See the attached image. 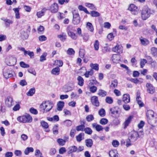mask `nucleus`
Listing matches in <instances>:
<instances>
[{"instance_id": "c03bdc74", "label": "nucleus", "mask_w": 157, "mask_h": 157, "mask_svg": "<svg viewBox=\"0 0 157 157\" xmlns=\"http://www.w3.org/2000/svg\"><path fill=\"white\" fill-rule=\"evenodd\" d=\"M58 36L61 41H64L66 39L67 36L66 34L63 33L62 34L58 35Z\"/></svg>"}, {"instance_id": "9d476101", "label": "nucleus", "mask_w": 157, "mask_h": 157, "mask_svg": "<svg viewBox=\"0 0 157 157\" xmlns=\"http://www.w3.org/2000/svg\"><path fill=\"white\" fill-rule=\"evenodd\" d=\"M146 86L147 88V91L149 93L153 94L155 92V88L151 84L147 83L146 84Z\"/></svg>"}, {"instance_id": "cd10ccee", "label": "nucleus", "mask_w": 157, "mask_h": 157, "mask_svg": "<svg viewBox=\"0 0 157 157\" xmlns=\"http://www.w3.org/2000/svg\"><path fill=\"white\" fill-rule=\"evenodd\" d=\"M90 67L91 68V69H94L96 71L99 70V65L97 63L93 64L91 63L90 65Z\"/></svg>"}, {"instance_id": "412c9836", "label": "nucleus", "mask_w": 157, "mask_h": 157, "mask_svg": "<svg viewBox=\"0 0 157 157\" xmlns=\"http://www.w3.org/2000/svg\"><path fill=\"white\" fill-rule=\"evenodd\" d=\"M123 101L125 103H129L130 101V97L128 94H125L123 95Z\"/></svg>"}, {"instance_id": "4468645a", "label": "nucleus", "mask_w": 157, "mask_h": 157, "mask_svg": "<svg viewBox=\"0 0 157 157\" xmlns=\"http://www.w3.org/2000/svg\"><path fill=\"white\" fill-rule=\"evenodd\" d=\"M141 44L144 46H146L149 44L150 42L147 39L141 36L140 38Z\"/></svg>"}, {"instance_id": "f257e3e1", "label": "nucleus", "mask_w": 157, "mask_h": 157, "mask_svg": "<svg viewBox=\"0 0 157 157\" xmlns=\"http://www.w3.org/2000/svg\"><path fill=\"white\" fill-rule=\"evenodd\" d=\"M54 105L52 102L49 101H43L40 106V111L43 113L49 111L52 108Z\"/></svg>"}, {"instance_id": "864d4df0", "label": "nucleus", "mask_w": 157, "mask_h": 157, "mask_svg": "<svg viewBox=\"0 0 157 157\" xmlns=\"http://www.w3.org/2000/svg\"><path fill=\"white\" fill-rule=\"evenodd\" d=\"M73 18H80L79 14L78 12L76 10H74L72 12Z\"/></svg>"}, {"instance_id": "a19ab883", "label": "nucleus", "mask_w": 157, "mask_h": 157, "mask_svg": "<svg viewBox=\"0 0 157 157\" xmlns=\"http://www.w3.org/2000/svg\"><path fill=\"white\" fill-rule=\"evenodd\" d=\"M94 117L92 114H90L87 116L86 117V120L89 122H91L94 119Z\"/></svg>"}, {"instance_id": "e2e57ef3", "label": "nucleus", "mask_w": 157, "mask_h": 157, "mask_svg": "<svg viewBox=\"0 0 157 157\" xmlns=\"http://www.w3.org/2000/svg\"><path fill=\"white\" fill-rule=\"evenodd\" d=\"M99 42L98 40H96L95 41L94 44V49L96 50H98L99 49Z\"/></svg>"}, {"instance_id": "3c124183", "label": "nucleus", "mask_w": 157, "mask_h": 157, "mask_svg": "<svg viewBox=\"0 0 157 157\" xmlns=\"http://www.w3.org/2000/svg\"><path fill=\"white\" fill-rule=\"evenodd\" d=\"M85 6L90 8L91 10H95L96 9L95 7L92 4L86 3L85 4Z\"/></svg>"}, {"instance_id": "bf43d9fd", "label": "nucleus", "mask_w": 157, "mask_h": 157, "mask_svg": "<svg viewBox=\"0 0 157 157\" xmlns=\"http://www.w3.org/2000/svg\"><path fill=\"white\" fill-rule=\"evenodd\" d=\"M20 66L23 68H28L29 67V65L28 64H26L23 61L20 63Z\"/></svg>"}, {"instance_id": "dca6fc26", "label": "nucleus", "mask_w": 157, "mask_h": 157, "mask_svg": "<svg viewBox=\"0 0 157 157\" xmlns=\"http://www.w3.org/2000/svg\"><path fill=\"white\" fill-rule=\"evenodd\" d=\"M111 59L113 62L117 63H119L120 60V57L119 55L113 54L111 57Z\"/></svg>"}, {"instance_id": "4d7b16f0", "label": "nucleus", "mask_w": 157, "mask_h": 157, "mask_svg": "<svg viewBox=\"0 0 157 157\" xmlns=\"http://www.w3.org/2000/svg\"><path fill=\"white\" fill-rule=\"evenodd\" d=\"M105 100L106 103L109 104H112L113 101L112 98L109 97H107L106 98Z\"/></svg>"}, {"instance_id": "79ce46f5", "label": "nucleus", "mask_w": 157, "mask_h": 157, "mask_svg": "<svg viewBox=\"0 0 157 157\" xmlns=\"http://www.w3.org/2000/svg\"><path fill=\"white\" fill-rule=\"evenodd\" d=\"M141 98H136V100L140 107H143L144 105V103L141 100Z\"/></svg>"}, {"instance_id": "c9c22d12", "label": "nucleus", "mask_w": 157, "mask_h": 157, "mask_svg": "<svg viewBox=\"0 0 157 157\" xmlns=\"http://www.w3.org/2000/svg\"><path fill=\"white\" fill-rule=\"evenodd\" d=\"M77 80L78 81V84L82 86L83 85L84 80L82 77L80 76H79L77 78Z\"/></svg>"}, {"instance_id": "4c0bfd02", "label": "nucleus", "mask_w": 157, "mask_h": 157, "mask_svg": "<svg viewBox=\"0 0 157 157\" xmlns=\"http://www.w3.org/2000/svg\"><path fill=\"white\" fill-rule=\"evenodd\" d=\"M15 14V17L17 19H19L20 17L19 13V8H15L13 9Z\"/></svg>"}, {"instance_id": "ddd939ff", "label": "nucleus", "mask_w": 157, "mask_h": 157, "mask_svg": "<svg viewBox=\"0 0 157 157\" xmlns=\"http://www.w3.org/2000/svg\"><path fill=\"white\" fill-rule=\"evenodd\" d=\"M13 102V98L10 96H8L6 100L5 104L8 107H10L12 105Z\"/></svg>"}, {"instance_id": "f03ea898", "label": "nucleus", "mask_w": 157, "mask_h": 157, "mask_svg": "<svg viewBox=\"0 0 157 157\" xmlns=\"http://www.w3.org/2000/svg\"><path fill=\"white\" fill-rule=\"evenodd\" d=\"M152 11L147 6H144L141 10V16L143 20H146L152 13Z\"/></svg>"}, {"instance_id": "2f4dec72", "label": "nucleus", "mask_w": 157, "mask_h": 157, "mask_svg": "<svg viewBox=\"0 0 157 157\" xmlns=\"http://www.w3.org/2000/svg\"><path fill=\"white\" fill-rule=\"evenodd\" d=\"M94 74V71L92 69H91L89 71H86L84 75L86 78H88L90 76H92Z\"/></svg>"}, {"instance_id": "7ed1b4c3", "label": "nucleus", "mask_w": 157, "mask_h": 157, "mask_svg": "<svg viewBox=\"0 0 157 157\" xmlns=\"http://www.w3.org/2000/svg\"><path fill=\"white\" fill-rule=\"evenodd\" d=\"M17 120L19 122L23 123L31 122L32 121V118L30 115H28L19 117L17 118Z\"/></svg>"}, {"instance_id": "aec40b11", "label": "nucleus", "mask_w": 157, "mask_h": 157, "mask_svg": "<svg viewBox=\"0 0 157 157\" xmlns=\"http://www.w3.org/2000/svg\"><path fill=\"white\" fill-rule=\"evenodd\" d=\"M118 108L117 107H113L109 109V111L113 115H116L118 113Z\"/></svg>"}, {"instance_id": "774afa93", "label": "nucleus", "mask_w": 157, "mask_h": 157, "mask_svg": "<svg viewBox=\"0 0 157 157\" xmlns=\"http://www.w3.org/2000/svg\"><path fill=\"white\" fill-rule=\"evenodd\" d=\"M58 125H55L53 128V133L54 134H58Z\"/></svg>"}, {"instance_id": "f3484780", "label": "nucleus", "mask_w": 157, "mask_h": 157, "mask_svg": "<svg viewBox=\"0 0 157 157\" xmlns=\"http://www.w3.org/2000/svg\"><path fill=\"white\" fill-rule=\"evenodd\" d=\"M133 117V116L132 115L130 116L126 119L124 122L123 124L124 125V128H126L127 127L128 125L130 123Z\"/></svg>"}, {"instance_id": "bb28decb", "label": "nucleus", "mask_w": 157, "mask_h": 157, "mask_svg": "<svg viewBox=\"0 0 157 157\" xmlns=\"http://www.w3.org/2000/svg\"><path fill=\"white\" fill-rule=\"evenodd\" d=\"M84 134L83 133H81L76 137V140L78 142H80L83 138Z\"/></svg>"}, {"instance_id": "a211bd4d", "label": "nucleus", "mask_w": 157, "mask_h": 157, "mask_svg": "<svg viewBox=\"0 0 157 157\" xmlns=\"http://www.w3.org/2000/svg\"><path fill=\"white\" fill-rule=\"evenodd\" d=\"M109 155L110 157H119V154L116 150H112L110 151Z\"/></svg>"}, {"instance_id": "f8f14e48", "label": "nucleus", "mask_w": 157, "mask_h": 157, "mask_svg": "<svg viewBox=\"0 0 157 157\" xmlns=\"http://www.w3.org/2000/svg\"><path fill=\"white\" fill-rule=\"evenodd\" d=\"M77 147L74 145L69 147L67 148V153L68 154H72L73 153L77 151Z\"/></svg>"}, {"instance_id": "603ef678", "label": "nucleus", "mask_w": 157, "mask_h": 157, "mask_svg": "<svg viewBox=\"0 0 157 157\" xmlns=\"http://www.w3.org/2000/svg\"><path fill=\"white\" fill-rule=\"evenodd\" d=\"M108 122V120L105 118H103L100 120L99 121L100 123L102 125H105Z\"/></svg>"}, {"instance_id": "b1692460", "label": "nucleus", "mask_w": 157, "mask_h": 157, "mask_svg": "<svg viewBox=\"0 0 157 157\" xmlns=\"http://www.w3.org/2000/svg\"><path fill=\"white\" fill-rule=\"evenodd\" d=\"M137 9V7L133 4H131L130 5L128 8V10L134 12H135L134 13V14L137 13L136 11Z\"/></svg>"}, {"instance_id": "c756f323", "label": "nucleus", "mask_w": 157, "mask_h": 157, "mask_svg": "<svg viewBox=\"0 0 157 157\" xmlns=\"http://www.w3.org/2000/svg\"><path fill=\"white\" fill-rule=\"evenodd\" d=\"M86 28L87 29L91 32H93L94 30L93 26L92 24L90 22H88L86 24Z\"/></svg>"}, {"instance_id": "473e14b6", "label": "nucleus", "mask_w": 157, "mask_h": 157, "mask_svg": "<svg viewBox=\"0 0 157 157\" xmlns=\"http://www.w3.org/2000/svg\"><path fill=\"white\" fill-rule=\"evenodd\" d=\"M151 54L154 56H157V48L152 47L151 49Z\"/></svg>"}, {"instance_id": "ea45409f", "label": "nucleus", "mask_w": 157, "mask_h": 157, "mask_svg": "<svg viewBox=\"0 0 157 157\" xmlns=\"http://www.w3.org/2000/svg\"><path fill=\"white\" fill-rule=\"evenodd\" d=\"M117 79H114L112 81L110 86L111 87L114 88L117 86Z\"/></svg>"}, {"instance_id": "09e8293b", "label": "nucleus", "mask_w": 157, "mask_h": 157, "mask_svg": "<svg viewBox=\"0 0 157 157\" xmlns=\"http://www.w3.org/2000/svg\"><path fill=\"white\" fill-rule=\"evenodd\" d=\"M56 152V149L54 148H51L50 149L49 154L50 155L52 156L55 155Z\"/></svg>"}, {"instance_id": "8fccbe9b", "label": "nucleus", "mask_w": 157, "mask_h": 157, "mask_svg": "<svg viewBox=\"0 0 157 157\" xmlns=\"http://www.w3.org/2000/svg\"><path fill=\"white\" fill-rule=\"evenodd\" d=\"M5 25L6 27H9L10 24H11L13 23V21L8 19H6L5 21Z\"/></svg>"}, {"instance_id": "393cba45", "label": "nucleus", "mask_w": 157, "mask_h": 157, "mask_svg": "<svg viewBox=\"0 0 157 157\" xmlns=\"http://www.w3.org/2000/svg\"><path fill=\"white\" fill-rule=\"evenodd\" d=\"M60 69L58 67L53 68L52 71V73L53 75H58L59 74Z\"/></svg>"}, {"instance_id": "72a5a7b5", "label": "nucleus", "mask_w": 157, "mask_h": 157, "mask_svg": "<svg viewBox=\"0 0 157 157\" xmlns=\"http://www.w3.org/2000/svg\"><path fill=\"white\" fill-rule=\"evenodd\" d=\"M78 9L80 11H84L87 14H90V13L87 10V9L82 6V5L79 6H78Z\"/></svg>"}, {"instance_id": "5701e85b", "label": "nucleus", "mask_w": 157, "mask_h": 157, "mask_svg": "<svg viewBox=\"0 0 157 157\" xmlns=\"http://www.w3.org/2000/svg\"><path fill=\"white\" fill-rule=\"evenodd\" d=\"M67 34L68 36L73 40H76L78 38L77 35L72 31H69Z\"/></svg>"}, {"instance_id": "39448f33", "label": "nucleus", "mask_w": 157, "mask_h": 157, "mask_svg": "<svg viewBox=\"0 0 157 157\" xmlns=\"http://www.w3.org/2000/svg\"><path fill=\"white\" fill-rule=\"evenodd\" d=\"M148 123L153 127L157 126V115L147 120Z\"/></svg>"}, {"instance_id": "de8ad7c7", "label": "nucleus", "mask_w": 157, "mask_h": 157, "mask_svg": "<svg viewBox=\"0 0 157 157\" xmlns=\"http://www.w3.org/2000/svg\"><path fill=\"white\" fill-rule=\"evenodd\" d=\"M90 14L93 17H98L100 16V13L98 12L94 11H91Z\"/></svg>"}, {"instance_id": "37998d69", "label": "nucleus", "mask_w": 157, "mask_h": 157, "mask_svg": "<svg viewBox=\"0 0 157 157\" xmlns=\"http://www.w3.org/2000/svg\"><path fill=\"white\" fill-rule=\"evenodd\" d=\"M85 127V126H84L83 125H80L76 127V130L78 131H84Z\"/></svg>"}, {"instance_id": "4be33fe9", "label": "nucleus", "mask_w": 157, "mask_h": 157, "mask_svg": "<svg viewBox=\"0 0 157 157\" xmlns=\"http://www.w3.org/2000/svg\"><path fill=\"white\" fill-rule=\"evenodd\" d=\"M86 145L88 147H91L93 144V141L91 139H88L85 140Z\"/></svg>"}, {"instance_id": "0eeeda50", "label": "nucleus", "mask_w": 157, "mask_h": 157, "mask_svg": "<svg viewBox=\"0 0 157 157\" xmlns=\"http://www.w3.org/2000/svg\"><path fill=\"white\" fill-rule=\"evenodd\" d=\"M91 102L92 104L96 107H98L99 106V102L98 100V98L96 96H94L91 97Z\"/></svg>"}, {"instance_id": "49530a36", "label": "nucleus", "mask_w": 157, "mask_h": 157, "mask_svg": "<svg viewBox=\"0 0 157 157\" xmlns=\"http://www.w3.org/2000/svg\"><path fill=\"white\" fill-rule=\"evenodd\" d=\"M42 154L39 149H36L35 151V155L36 157H42Z\"/></svg>"}, {"instance_id": "2eb2a0df", "label": "nucleus", "mask_w": 157, "mask_h": 157, "mask_svg": "<svg viewBox=\"0 0 157 157\" xmlns=\"http://www.w3.org/2000/svg\"><path fill=\"white\" fill-rule=\"evenodd\" d=\"M92 127L93 128L95 129L98 132L102 131L103 128L100 125L98 124L97 123H93L92 124Z\"/></svg>"}, {"instance_id": "69168bd1", "label": "nucleus", "mask_w": 157, "mask_h": 157, "mask_svg": "<svg viewBox=\"0 0 157 157\" xmlns=\"http://www.w3.org/2000/svg\"><path fill=\"white\" fill-rule=\"evenodd\" d=\"M89 88L90 91L92 93H95L97 90V87L94 86H90Z\"/></svg>"}, {"instance_id": "052dcab7", "label": "nucleus", "mask_w": 157, "mask_h": 157, "mask_svg": "<svg viewBox=\"0 0 157 157\" xmlns=\"http://www.w3.org/2000/svg\"><path fill=\"white\" fill-rule=\"evenodd\" d=\"M64 124L67 126H70L72 125V121L69 120H67L63 122Z\"/></svg>"}, {"instance_id": "680f3d73", "label": "nucleus", "mask_w": 157, "mask_h": 157, "mask_svg": "<svg viewBox=\"0 0 157 157\" xmlns=\"http://www.w3.org/2000/svg\"><path fill=\"white\" fill-rule=\"evenodd\" d=\"M147 63V61L145 59H141L140 62V66L141 68H142L144 66L145 63Z\"/></svg>"}, {"instance_id": "13d9d810", "label": "nucleus", "mask_w": 157, "mask_h": 157, "mask_svg": "<svg viewBox=\"0 0 157 157\" xmlns=\"http://www.w3.org/2000/svg\"><path fill=\"white\" fill-rule=\"evenodd\" d=\"M47 55V53L44 52L41 56L40 57V61L43 62L46 60V56Z\"/></svg>"}, {"instance_id": "c85d7f7f", "label": "nucleus", "mask_w": 157, "mask_h": 157, "mask_svg": "<svg viewBox=\"0 0 157 157\" xmlns=\"http://www.w3.org/2000/svg\"><path fill=\"white\" fill-rule=\"evenodd\" d=\"M35 90L34 88L33 87L29 89V91L26 93L28 96H32L35 93Z\"/></svg>"}, {"instance_id": "f704fd0d", "label": "nucleus", "mask_w": 157, "mask_h": 157, "mask_svg": "<svg viewBox=\"0 0 157 157\" xmlns=\"http://www.w3.org/2000/svg\"><path fill=\"white\" fill-rule=\"evenodd\" d=\"M34 149L32 147H28L25 150L24 153L26 155H28L30 152H33Z\"/></svg>"}, {"instance_id": "a878e982", "label": "nucleus", "mask_w": 157, "mask_h": 157, "mask_svg": "<svg viewBox=\"0 0 157 157\" xmlns=\"http://www.w3.org/2000/svg\"><path fill=\"white\" fill-rule=\"evenodd\" d=\"M47 10L45 8H44L40 11L36 13V15L38 18H40L44 14V13Z\"/></svg>"}, {"instance_id": "6ab92c4d", "label": "nucleus", "mask_w": 157, "mask_h": 157, "mask_svg": "<svg viewBox=\"0 0 157 157\" xmlns=\"http://www.w3.org/2000/svg\"><path fill=\"white\" fill-rule=\"evenodd\" d=\"M64 105V103L62 101H59L57 104V109L59 111L62 110Z\"/></svg>"}, {"instance_id": "e433bc0d", "label": "nucleus", "mask_w": 157, "mask_h": 157, "mask_svg": "<svg viewBox=\"0 0 157 157\" xmlns=\"http://www.w3.org/2000/svg\"><path fill=\"white\" fill-rule=\"evenodd\" d=\"M84 131L86 134L90 135L92 134L93 131L89 127L85 128Z\"/></svg>"}, {"instance_id": "0e129e2a", "label": "nucleus", "mask_w": 157, "mask_h": 157, "mask_svg": "<svg viewBox=\"0 0 157 157\" xmlns=\"http://www.w3.org/2000/svg\"><path fill=\"white\" fill-rule=\"evenodd\" d=\"M80 21V18H73L72 23L75 25H77L79 23Z\"/></svg>"}, {"instance_id": "5fc2aeb1", "label": "nucleus", "mask_w": 157, "mask_h": 157, "mask_svg": "<svg viewBox=\"0 0 157 157\" xmlns=\"http://www.w3.org/2000/svg\"><path fill=\"white\" fill-rule=\"evenodd\" d=\"M55 63L57 66H58V67H62L63 64L62 61L60 60H56L55 61Z\"/></svg>"}, {"instance_id": "6e6d98bb", "label": "nucleus", "mask_w": 157, "mask_h": 157, "mask_svg": "<svg viewBox=\"0 0 157 157\" xmlns=\"http://www.w3.org/2000/svg\"><path fill=\"white\" fill-rule=\"evenodd\" d=\"M98 114L101 117H103L105 115V110L103 109H101L98 111Z\"/></svg>"}, {"instance_id": "6e6552de", "label": "nucleus", "mask_w": 157, "mask_h": 157, "mask_svg": "<svg viewBox=\"0 0 157 157\" xmlns=\"http://www.w3.org/2000/svg\"><path fill=\"white\" fill-rule=\"evenodd\" d=\"M18 49L20 51L24 52V54L25 56H26L27 55H28L31 58H32L34 55V53L33 52H31L29 51H27L24 48H18Z\"/></svg>"}, {"instance_id": "423d86ee", "label": "nucleus", "mask_w": 157, "mask_h": 157, "mask_svg": "<svg viewBox=\"0 0 157 157\" xmlns=\"http://www.w3.org/2000/svg\"><path fill=\"white\" fill-rule=\"evenodd\" d=\"M138 136V133L136 132L133 131L131 132L130 134L129 138L132 141L134 142L137 140Z\"/></svg>"}, {"instance_id": "9b49d317", "label": "nucleus", "mask_w": 157, "mask_h": 157, "mask_svg": "<svg viewBox=\"0 0 157 157\" xmlns=\"http://www.w3.org/2000/svg\"><path fill=\"white\" fill-rule=\"evenodd\" d=\"M113 51L119 53H121L123 52V48L119 45H117L112 48Z\"/></svg>"}, {"instance_id": "7c9ffc66", "label": "nucleus", "mask_w": 157, "mask_h": 157, "mask_svg": "<svg viewBox=\"0 0 157 157\" xmlns=\"http://www.w3.org/2000/svg\"><path fill=\"white\" fill-rule=\"evenodd\" d=\"M107 94V92L106 91L102 89H100L98 91V94L101 97L105 96Z\"/></svg>"}, {"instance_id": "1a4fd4ad", "label": "nucleus", "mask_w": 157, "mask_h": 157, "mask_svg": "<svg viewBox=\"0 0 157 157\" xmlns=\"http://www.w3.org/2000/svg\"><path fill=\"white\" fill-rule=\"evenodd\" d=\"M156 114H155V113L152 110H147L146 112V116L147 118V120L150 119L151 118H153Z\"/></svg>"}, {"instance_id": "20e7f679", "label": "nucleus", "mask_w": 157, "mask_h": 157, "mask_svg": "<svg viewBox=\"0 0 157 157\" xmlns=\"http://www.w3.org/2000/svg\"><path fill=\"white\" fill-rule=\"evenodd\" d=\"M47 10H49L52 13H57L59 10L58 5L56 3H54L51 5L49 7H48Z\"/></svg>"}, {"instance_id": "58836bf2", "label": "nucleus", "mask_w": 157, "mask_h": 157, "mask_svg": "<svg viewBox=\"0 0 157 157\" xmlns=\"http://www.w3.org/2000/svg\"><path fill=\"white\" fill-rule=\"evenodd\" d=\"M57 142L59 145L61 146L64 145L66 143L65 141L64 140L60 138L57 139Z\"/></svg>"}, {"instance_id": "a18cd8bd", "label": "nucleus", "mask_w": 157, "mask_h": 157, "mask_svg": "<svg viewBox=\"0 0 157 157\" xmlns=\"http://www.w3.org/2000/svg\"><path fill=\"white\" fill-rule=\"evenodd\" d=\"M40 124L42 127L44 128H47L49 126L48 123L44 121H42L40 122Z\"/></svg>"}, {"instance_id": "338daca9", "label": "nucleus", "mask_w": 157, "mask_h": 157, "mask_svg": "<svg viewBox=\"0 0 157 157\" xmlns=\"http://www.w3.org/2000/svg\"><path fill=\"white\" fill-rule=\"evenodd\" d=\"M75 53V51L71 48H69L67 51V53L70 55H74Z\"/></svg>"}]
</instances>
